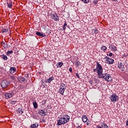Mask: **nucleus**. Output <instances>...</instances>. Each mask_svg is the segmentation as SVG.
Segmentation results:
<instances>
[{"label": "nucleus", "instance_id": "f257e3e1", "mask_svg": "<svg viewBox=\"0 0 128 128\" xmlns=\"http://www.w3.org/2000/svg\"><path fill=\"white\" fill-rule=\"evenodd\" d=\"M57 124L58 126H62V124H64L70 122V116H66L59 118L58 120Z\"/></svg>", "mask_w": 128, "mask_h": 128}, {"label": "nucleus", "instance_id": "f03ea898", "mask_svg": "<svg viewBox=\"0 0 128 128\" xmlns=\"http://www.w3.org/2000/svg\"><path fill=\"white\" fill-rule=\"evenodd\" d=\"M96 68H97V72L98 74V76L102 77V67L100 64V63H98V62H97Z\"/></svg>", "mask_w": 128, "mask_h": 128}, {"label": "nucleus", "instance_id": "7ed1b4c3", "mask_svg": "<svg viewBox=\"0 0 128 128\" xmlns=\"http://www.w3.org/2000/svg\"><path fill=\"white\" fill-rule=\"evenodd\" d=\"M102 77L99 76L100 78H104L106 80H108V82H111L112 80V76L110 75V74H105L104 75L102 73Z\"/></svg>", "mask_w": 128, "mask_h": 128}, {"label": "nucleus", "instance_id": "20e7f679", "mask_svg": "<svg viewBox=\"0 0 128 128\" xmlns=\"http://www.w3.org/2000/svg\"><path fill=\"white\" fill-rule=\"evenodd\" d=\"M66 84L64 83L61 84L60 85L58 92L62 96H64V90H66Z\"/></svg>", "mask_w": 128, "mask_h": 128}, {"label": "nucleus", "instance_id": "39448f33", "mask_svg": "<svg viewBox=\"0 0 128 128\" xmlns=\"http://www.w3.org/2000/svg\"><path fill=\"white\" fill-rule=\"evenodd\" d=\"M9 84L10 82L8 80H4L1 83V86L3 88H6Z\"/></svg>", "mask_w": 128, "mask_h": 128}, {"label": "nucleus", "instance_id": "423d86ee", "mask_svg": "<svg viewBox=\"0 0 128 128\" xmlns=\"http://www.w3.org/2000/svg\"><path fill=\"white\" fill-rule=\"evenodd\" d=\"M111 102H118V96H116V94H112L110 97Z\"/></svg>", "mask_w": 128, "mask_h": 128}, {"label": "nucleus", "instance_id": "0eeeda50", "mask_svg": "<svg viewBox=\"0 0 128 128\" xmlns=\"http://www.w3.org/2000/svg\"><path fill=\"white\" fill-rule=\"evenodd\" d=\"M104 58L105 60H106V63L109 64H112L114 62V59L112 58H110L109 57L106 56Z\"/></svg>", "mask_w": 128, "mask_h": 128}, {"label": "nucleus", "instance_id": "6e6552de", "mask_svg": "<svg viewBox=\"0 0 128 128\" xmlns=\"http://www.w3.org/2000/svg\"><path fill=\"white\" fill-rule=\"evenodd\" d=\"M124 65H122L121 62H118V68H120L121 70H124Z\"/></svg>", "mask_w": 128, "mask_h": 128}, {"label": "nucleus", "instance_id": "1a4fd4ad", "mask_svg": "<svg viewBox=\"0 0 128 128\" xmlns=\"http://www.w3.org/2000/svg\"><path fill=\"white\" fill-rule=\"evenodd\" d=\"M13 94L12 92V93H7L6 94V98L7 100H8V98H12V96Z\"/></svg>", "mask_w": 128, "mask_h": 128}, {"label": "nucleus", "instance_id": "9d476101", "mask_svg": "<svg viewBox=\"0 0 128 128\" xmlns=\"http://www.w3.org/2000/svg\"><path fill=\"white\" fill-rule=\"evenodd\" d=\"M38 114H40V116H46V112H44V110H40L38 112Z\"/></svg>", "mask_w": 128, "mask_h": 128}, {"label": "nucleus", "instance_id": "9b49d317", "mask_svg": "<svg viewBox=\"0 0 128 128\" xmlns=\"http://www.w3.org/2000/svg\"><path fill=\"white\" fill-rule=\"evenodd\" d=\"M54 80V76H51L50 78L46 79V82L50 83Z\"/></svg>", "mask_w": 128, "mask_h": 128}, {"label": "nucleus", "instance_id": "f8f14e48", "mask_svg": "<svg viewBox=\"0 0 128 128\" xmlns=\"http://www.w3.org/2000/svg\"><path fill=\"white\" fill-rule=\"evenodd\" d=\"M7 4L10 8H12V2L10 0H9L8 2H7Z\"/></svg>", "mask_w": 128, "mask_h": 128}, {"label": "nucleus", "instance_id": "ddd939ff", "mask_svg": "<svg viewBox=\"0 0 128 128\" xmlns=\"http://www.w3.org/2000/svg\"><path fill=\"white\" fill-rule=\"evenodd\" d=\"M52 18H53L54 20H55V22H56L58 20V15H54V14H52Z\"/></svg>", "mask_w": 128, "mask_h": 128}, {"label": "nucleus", "instance_id": "4468645a", "mask_svg": "<svg viewBox=\"0 0 128 128\" xmlns=\"http://www.w3.org/2000/svg\"><path fill=\"white\" fill-rule=\"evenodd\" d=\"M36 34L39 36H42L43 38H46V34H43L42 33L40 32H36Z\"/></svg>", "mask_w": 128, "mask_h": 128}, {"label": "nucleus", "instance_id": "2eb2a0df", "mask_svg": "<svg viewBox=\"0 0 128 128\" xmlns=\"http://www.w3.org/2000/svg\"><path fill=\"white\" fill-rule=\"evenodd\" d=\"M0 57L2 58V60H8V56L4 54L0 55Z\"/></svg>", "mask_w": 128, "mask_h": 128}, {"label": "nucleus", "instance_id": "dca6fc26", "mask_svg": "<svg viewBox=\"0 0 128 128\" xmlns=\"http://www.w3.org/2000/svg\"><path fill=\"white\" fill-rule=\"evenodd\" d=\"M100 126L102 128H108V126H106V124L104 122H101Z\"/></svg>", "mask_w": 128, "mask_h": 128}, {"label": "nucleus", "instance_id": "f3484780", "mask_svg": "<svg viewBox=\"0 0 128 128\" xmlns=\"http://www.w3.org/2000/svg\"><path fill=\"white\" fill-rule=\"evenodd\" d=\"M10 74H14V72H16V68H14V67H12L10 68Z\"/></svg>", "mask_w": 128, "mask_h": 128}, {"label": "nucleus", "instance_id": "a211bd4d", "mask_svg": "<svg viewBox=\"0 0 128 128\" xmlns=\"http://www.w3.org/2000/svg\"><path fill=\"white\" fill-rule=\"evenodd\" d=\"M82 120L84 122H88V117H86V116H83L82 117Z\"/></svg>", "mask_w": 128, "mask_h": 128}, {"label": "nucleus", "instance_id": "6ab92c4d", "mask_svg": "<svg viewBox=\"0 0 128 128\" xmlns=\"http://www.w3.org/2000/svg\"><path fill=\"white\" fill-rule=\"evenodd\" d=\"M1 46H4V48H8V44H5L4 42H1Z\"/></svg>", "mask_w": 128, "mask_h": 128}, {"label": "nucleus", "instance_id": "aec40b11", "mask_svg": "<svg viewBox=\"0 0 128 128\" xmlns=\"http://www.w3.org/2000/svg\"><path fill=\"white\" fill-rule=\"evenodd\" d=\"M38 124H37L36 123L35 124H33L32 125H31L30 127L32 128H38Z\"/></svg>", "mask_w": 128, "mask_h": 128}, {"label": "nucleus", "instance_id": "412c9836", "mask_svg": "<svg viewBox=\"0 0 128 128\" xmlns=\"http://www.w3.org/2000/svg\"><path fill=\"white\" fill-rule=\"evenodd\" d=\"M33 106L34 108H38V103H36V102H33Z\"/></svg>", "mask_w": 128, "mask_h": 128}, {"label": "nucleus", "instance_id": "4be33fe9", "mask_svg": "<svg viewBox=\"0 0 128 128\" xmlns=\"http://www.w3.org/2000/svg\"><path fill=\"white\" fill-rule=\"evenodd\" d=\"M112 50H113V52H116L118 50L116 47L114 46H112Z\"/></svg>", "mask_w": 128, "mask_h": 128}, {"label": "nucleus", "instance_id": "5701e85b", "mask_svg": "<svg viewBox=\"0 0 128 128\" xmlns=\"http://www.w3.org/2000/svg\"><path fill=\"white\" fill-rule=\"evenodd\" d=\"M63 64H64V63L62 62H59L58 64V66L59 68H62Z\"/></svg>", "mask_w": 128, "mask_h": 128}, {"label": "nucleus", "instance_id": "b1692460", "mask_svg": "<svg viewBox=\"0 0 128 128\" xmlns=\"http://www.w3.org/2000/svg\"><path fill=\"white\" fill-rule=\"evenodd\" d=\"M8 32V28H3L2 29V32Z\"/></svg>", "mask_w": 128, "mask_h": 128}, {"label": "nucleus", "instance_id": "393cba45", "mask_svg": "<svg viewBox=\"0 0 128 128\" xmlns=\"http://www.w3.org/2000/svg\"><path fill=\"white\" fill-rule=\"evenodd\" d=\"M17 112H18V114H22V112H22V109L19 108V109H18V111H17Z\"/></svg>", "mask_w": 128, "mask_h": 128}, {"label": "nucleus", "instance_id": "a878e982", "mask_svg": "<svg viewBox=\"0 0 128 128\" xmlns=\"http://www.w3.org/2000/svg\"><path fill=\"white\" fill-rule=\"evenodd\" d=\"M66 26H68V24H66V22H65L64 24V26H63V30H66Z\"/></svg>", "mask_w": 128, "mask_h": 128}, {"label": "nucleus", "instance_id": "bb28decb", "mask_svg": "<svg viewBox=\"0 0 128 128\" xmlns=\"http://www.w3.org/2000/svg\"><path fill=\"white\" fill-rule=\"evenodd\" d=\"M12 52H14L12 50H10L7 52L6 54L7 56H10V54H12Z\"/></svg>", "mask_w": 128, "mask_h": 128}, {"label": "nucleus", "instance_id": "cd10ccee", "mask_svg": "<svg viewBox=\"0 0 128 128\" xmlns=\"http://www.w3.org/2000/svg\"><path fill=\"white\" fill-rule=\"evenodd\" d=\"M106 48H106V46H102L101 48V50H106Z\"/></svg>", "mask_w": 128, "mask_h": 128}, {"label": "nucleus", "instance_id": "c85d7f7f", "mask_svg": "<svg viewBox=\"0 0 128 128\" xmlns=\"http://www.w3.org/2000/svg\"><path fill=\"white\" fill-rule=\"evenodd\" d=\"M82 1L84 2V4H88L90 2V0H82Z\"/></svg>", "mask_w": 128, "mask_h": 128}, {"label": "nucleus", "instance_id": "c756f323", "mask_svg": "<svg viewBox=\"0 0 128 128\" xmlns=\"http://www.w3.org/2000/svg\"><path fill=\"white\" fill-rule=\"evenodd\" d=\"M93 30L94 31V34H98V30L96 28L94 29Z\"/></svg>", "mask_w": 128, "mask_h": 128}, {"label": "nucleus", "instance_id": "7c9ffc66", "mask_svg": "<svg viewBox=\"0 0 128 128\" xmlns=\"http://www.w3.org/2000/svg\"><path fill=\"white\" fill-rule=\"evenodd\" d=\"M46 100H44L41 102L42 104H46Z\"/></svg>", "mask_w": 128, "mask_h": 128}, {"label": "nucleus", "instance_id": "2f4dec72", "mask_svg": "<svg viewBox=\"0 0 128 128\" xmlns=\"http://www.w3.org/2000/svg\"><path fill=\"white\" fill-rule=\"evenodd\" d=\"M10 103L12 104H16V101H11Z\"/></svg>", "mask_w": 128, "mask_h": 128}, {"label": "nucleus", "instance_id": "473e14b6", "mask_svg": "<svg viewBox=\"0 0 128 128\" xmlns=\"http://www.w3.org/2000/svg\"><path fill=\"white\" fill-rule=\"evenodd\" d=\"M76 66H80V62H77L75 63Z\"/></svg>", "mask_w": 128, "mask_h": 128}, {"label": "nucleus", "instance_id": "72a5a7b5", "mask_svg": "<svg viewBox=\"0 0 128 128\" xmlns=\"http://www.w3.org/2000/svg\"><path fill=\"white\" fill-rule=\"evenodd\" d=\"M20 80H21V82H26V79L24 78H20Z\"/></svg>", "mask_w": 128, "mask_h": 128}, {"label": "nucleus", "instance_id": "f704fd0d", "mask_svg": "<svg viewBox=\"0 0 128 128\" xmlns=\"http://www.w3.org/2000/svg\"><path fill=\"white\" fill-rule=\"evenodd\" d=\"M69 71L70 72H72V67H70L69 68Z\"/></svg>", "mask_w": 128, "mask_h": 128}, {"label": "nucleus", "instance_id": "c9c22d12", "mask_svg": "<svg viewBox=\"0 0 128 128\" xmlns=\"http://www.w3.org/2000/svg\"><path fill=\"white\" fill-rule=\"evenodd\" d=\"M76 76H77L78 78H80V74H78V73H76Z\"/></svg>", "mask_w": 128, "mask_h": 128}, {"label": "nucleus", "instance_id": "e433bc0d", "mask_svg": "<svg viewBox=\"0 0 128 128\" xmlns=\"http://www.w3.org/2000/svg\"><path fill=\"white\" fill-rule=\"evenodd\" d=\"M109 56H112V52L110 53Z\"/></svg>", "mask_w": 128, "mask_h": 128}, {"label": "nucleus", "instance_id": "4c0bfd02", "mask_svg": "<svg viewBox=\"0 0 128 128\" xmlns=\"http://www.w3.org/2000/svg\"><path fill=\"white\" fill-rule=\"evenodd\" d=\"M93 70H94V72H98V69H97V68H96V69H94Z\"/></svg>", "mask_w": 128, "mask_h": 128}, {"label": "nucleus", "instance_id": "58836bf2", "mask_svg": "<svg viewBox=\"0 0 128 128\" xmlns=\"http://www.w3.org/2000/svg\"><path fill=\"white\" fill-rule=\"evenodd\" d=\"M126 126H128V120L126 121Z\"/></svg>", "mask_w": 128, "mask_h": 128}, {"label": "nucleus", "instance_id": "ea45409f", "mask_svg": "<svg viewBox=\"0 0 128 128\" xmlns=\"http://www.w3.org/2000/svg\"><path fill=\"white\" fill-rule=\"evenodd\" d=\"M11 78H12V80H14V76H11Z\"/></svg>", "mask_w": 128, "mask_h": 128}, {"label": "nucleus", "instance_id": "a19ab883", "mask_svg": "<svg viewBox=\"0 0 128 128\" xmlns=\"http://www.w3.org/2000/svg\"><path fill=\"white\" fill-rule=\"evenodd\" d=\"M96 128H102V126H96Z\"/></svg>", "mask_w": 128, "mask_h": 128}, {"label": "nucleus", "instance_id": "79ce46f5", "mask_svg": "<svg viewBox=\"0 0 128 128\" xmlns=\"http://www.w3.org/2000/svg\"><path fill=\"white\" fill-rule=\"evenodd\" d=\"M114 0V2H116V0Z\"/></svg>", "mask_w": 128, "mask_h": 128}, {"label": "nucleus", "instance_id": "37998d69", "mask_svg": "<svg viewBox=\"0 0 128 128\" xmlns=\"http://www.w3.org/2000/svg\"><path fill=\"white\" fill-rule=\"evenodd\" d=\"M89 124V123H88H88H87V124Z\"/></svg>", "mask_w": 128, "mask_h": 128}, {"label": "nucleus", "instance_id": "c03bdc74", "mask_svg": "<svg viewBox=\"0 0 128 128\" xmlns=\"http://www.w3.org/2000/svg\"><path fill=\"white\" fill-rule=\"evenodd\" d=\"M95 4H96V2H95Z\"/></svg>", "mask_w": 128, "mask_h": 128}, {"label": "nucleus", "instance_id": "a18cd8bd", "mask_svg": "<svg viewBox=\"0 0 128 128\" xmlns=\"http://www.w3.org/2000/svg\"><path fill=\"white\" fill-rule=\"evenodd\" d=\"M91 84H92V82H91Z\"/></svg>", "mask_w": 128, "mask_h": 128}]
</instances>
